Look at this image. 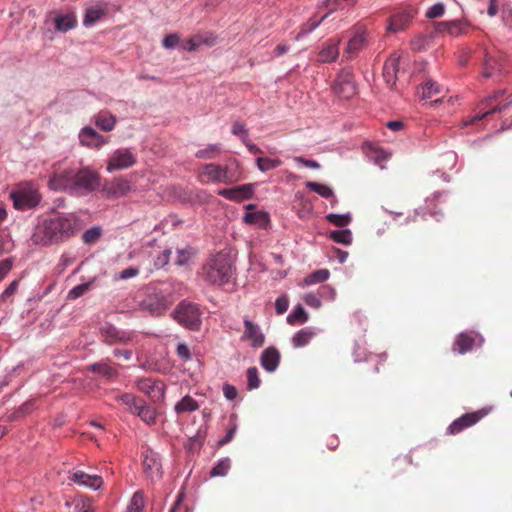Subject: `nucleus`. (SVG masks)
I'll list each match as a JSON object with an SVG mask.
<instances>
[{
    "instance_id": "39448f33",
    "label": "nucleus",
    "mask_w": 512,
    "mask_h": 512,
    "mask_svg": "<svg viewBox=\"0 0 512 512\" xmlns=\"http://www.w3.org/2000/svg\"><path fill=\"white\" fill-rule=\"evenodd\" d=\"M505 94V90L495 91L492 95L485 98L482 102H480L477 106V113L466 119L464 121V125H471L477 121L482 120L490 114L496 112H504L510 106H512V99L504 104H502V97Z\"/></svg>"
},
{
    "instance_id": "680f3d73",
    "label": "nucleus",
    "mask_w": 512,
    "mask_h": 512,
    "mask_svg": "<svg viewBox=\"0 0 512 512\" xmlns=\"http://www.w3.org/2000/svg\"><path fill=\"white\" fill-rule=\"evenodd\" d=\"M289 301L285 296L279 297L275 302V309L278 314H283L288 310Z\"/></svg>"
},
{
    "instance_id": "393cba45",
    "label": "nucleus",
    "mask_w": 512,
    "mask_h": 512,
    "mask_svg": "<svg viewBox=\"0 0 512 512\" xmlns=\"http://www.w3.org/2000/svg\"><path fill=\"white\" fill-rule=\"evenodd\" d=\"M474 343V337L468 333H461L455 340L452 349L459 354H465L473 349Z\"/></svg>"
},
{
    "instance_id": "c03bdc74",
    "label": "nucleus",
    "mask_w": 512,
    "mask_h": 512,
    "mask_svg": "<svg viewBox=\"0 0 512 512\" xmlns=\"http://www.w3.org/2000/svg\"><path fill=\"white\" fill-rule=\"evenodd\" d=\"M244 221L248 224L263 225L268 222V216L264 212H250L245 214Z\"/></svg>"
},
{
    "instance_id": "4c0bfd02",
    "label": "nucleus",
    "mask_w": 512,
    "mask_h": 512,
    "mask_svg": "<svg viewBox=\"0 0 512 512\" xmlns=\"http://www.w3.org/2000/svg\"><path fill=\"white\" fill-rule=\"evenodd\" d=\"M328 17V14L322 15L320 18H317L316 16L311 17L306 23H304L301 26L300 32L298 33L297 38H299L302 35H305L307 33H310L315 28H317L326 18Z\"/></svg>"
},
{
    "instance_id": "b1692460",
    "label": "nucleus",
    "mask_w": 512,
    "mask_h": 512,
    "mask_svg": "<svg viewBox=\"0 0 512 512\" xmlns=\"http://www.w3.org/2000/svg\"><path fill=\"white\" fill-rule=\"evenodd\" d=\"M339 42V40H328L326 46L319 52V61L324 63L335 61L339 55Z\"/></svg>"
},
{
    "instance_id": "1a4fd4ad",
    "label": "nucleus",
    "mask_w": 512,
    "mask_h": 512,
    "mask_svg": "<svg viewBox=\"0 0 512 512\" xmlns=\"http://www.w3.org/2000/svg\"><path fill=\"white\" fill-rule=\"evenodd\" d=\"M136 163V154L130 148H119L115 150L107 161V171L124 170Z\"/></svg>"
},
{
    "instance_id": "09e8293b",
    "label": "nucleus",
    "mask_w": 512,
    "mask_h": 512,
    "mask_svg": "<svg viewBox=\"0 0 512 512\" xmlns=\"http://www.w3.org/2000/svg\"><path fill=\"white\" fill-rule=\"evenodd\" d=\"M247 387L249 390L257 389L260 385L258 370L256 367H250L247 370Z\"/></svg>"
},
{
    "instance_id": "de8ad7c7",
    "label": "nucleus",
    "mask_w": 512,
    "mask_h": 512,
    "mask_svg": "<svg viewBox=\"0 0 512 512\" xmlns=\"http://www.w3.org/2000/svg\"><path fill=\"white\" fill-rule=\"evenodd\" d=\"M201 45H203V40L200 34L193 35L191 38L182 42L183 49L189 52L197 50Z\"/></svg>"
},
{
    "instance_id": "37998d69",
    "label": "nucleus",
    "mask_w": 512,
    "mask_h": 512,
    "mask_svg": "<svg viewBox=\"0 0 512 512\" xmlns=\"http://www.w3.org/2000/svg\"><path fill=\"white\" fill-rule=\"evenodd\" d=\"M144 508V497L142 492L137 491L131 498L125 512H142Z\"/></svg>"
},
{
    "instance_id": "ea45409f",
    "label": "nucleus",
    "mask_w": 512,
    "mask_h": 512,
    "mask_svg": "<svg viewBox=\"0 0 512 512\" xmlns=\"http://www.w3.org/2000/svg\"><path fill=\"white\" fill-rule=\"evenodd\" d=\"M418 93L422 99L431 98L440 93V87L432 80H427L420 88Z\"/></svg>"
},
{
    "instance_id": "13d9d810",
    "label": "nucleus",
    "mask_w": 512,
    "mask_h": 512,
    "mask_svg": "<svg viewBox=\"0 0 512 512\" xmlns=\"http://www.w3.org/2000/svg\"><path fill=\"white\" fill-rule=\"evenodd\" d=\"M232 133L241 138V140H245L248 138V130L243 123L234 122L232 125Z\"/></svg>"
},
{
    "instance_id": "338daca9",
    "label": "nucleus",
    "mask_w": 512,
    "mask_h": 512,
    "mask_svg": "<svg viewBox=\"0 0 512 512\" xmlns=\"http://www.w3.org/2000/svg\"><path fill=\"white\" fill-rule=\"evenodd\" d=\"M138 274H139V269L138 268L129 267V268H126V269L122 270L118 274V276L116 278L117 279L125 280V279H129V278L135 277Z\"/></svg>"
},
{
    "instance_id": "423d86ee",
    "label": "nucleus",
    "mask_w": 512,
    "mask_h": 512,
    "mask_svg": "<svg viewBox=\"0 0 512 512\" xmlns=\"http://www.w3.org/2000/svg\"><path fill=\"white\" fill-rule=\"evenodd\" d=\"M202 311L198 304L182 300L174 309L172 317L183 327L190 330H199L201 326Z\"/></svg>"
},
{
    "instance_id": "4468645a",
    "label": "nucleus",
    "mask_w": 512,
    "mask_h": 512,
    "mask_svg": "<svg viewBox=\"0 0 512 512\" xmlns=\"http://www.w3.org/2000/svg\"><path fill=\"white\" fill-rule=\"evenodd\" d=\"M218 194L227 200L240 202L252 197L253 185L244 184L234 188L221 189L218 191Z\"/></svg>"
},
{
    "instance_id": "c9c22d12",
    "label": "nucleus",
    "mask_w": 512,
    "mask_h": 512,
    "mask_svg": "<svg viewBox=\"0 0 512 512\" xmlns=\"http://www.w3.org/2000/svg\"><path fill=\"white\" fill-rule=\"evenodd\" d=\"M231 468V460L228 457L220 459L216 465L211 469L210 476H226Z\"/></svg>"
},
{
    "instance_id": "58836bf2",
    "label": "nucleus",
    "mask_w": 512,
    "mask_h": 512,
    "mask_svg": "<svg viewBox=\"0 0 512 512\" xmlns=\"http://www.w3.org/2000/svg\"><path fill=\"white\" fill-rule=\"evenodd\" d=\"M221 152L219 144H211L205 149L196 152L195 156L199 159L211 160L216 158Z\"/></svg>"
},
{
    "instance_id": "e433bc0d",
    "label": "nucleus",
    "mask_w": 512,
    "mask_h": 512,
    "mask_svg": "<svg viewBox=\"0 0 512 512\" xmlns=\"http://www.w3.org/2000/svg\"><path fill=\"white\" fill-rule=\"evenodd\" d=\"M94 281H95V279H92L91 281H88L86 283H82V284H79V285L73 287L68 292L67 298L69 300H75V299L83 296L84 294H86L88 291L91 290Z\"/></svg>"
},
{
    "instance_id": "a211bd4d",
    "label": "nucleus",
    "mask_w": 512,
    "mask_h": 512,
    "mask_svg": "<svg viewBox=\"0 0 512 512\" xmlns=\"http://www.w3.org/2000/svg\"><path fill=\"white\" fill-rule=\"evenodd\" d=\"M197 177L202 184L220 183L219 165L215 163L202 165L199 168Z\"/></svg>"
},
{
    "instance_id": "f3484780",
    "label": "nucleus",
    "mask_w": 512,
    "mask_h": 512,
    "mask_svg": "<svg viewBox=\"0 0 512 512\" xmlns=\"http://www.w3.org/2000/svg\"><path fill=\"white\" fill-rule=\"evenodd\" d=\"M415 11L412 8L403 10L397 14H394L389 19L388 31L397 32L406 27L410 20L414 17Z\"/></svg>"
},
{
    "instance_id": "c756f323",
    "label": "nucleus",
    "mask_w": 512,
    "mask_h": 512,
    "mask_svg": "<svg viewBox=\"0 0 512 512\" xmlns=\"http://www.w3.org/2000/svg\"><path fill=\"white\" fill-rule=\"evenodd\" d=\"M89 369L93 373H97L107 379H113L118 376V371L105 361L94 363L90 365Z\"/></svg>"
},
{
    "instance_id": "0e129e2a",
    "label": "nucleus",
    "mask_w": 512,
    "mask_h": 512,
    "mask_svg": "<svg viewBox=\"0 0 512 512\" xmlns=\"http://www.w3.org/2000/svg\"><path fill=\"white\" fill-rule=\"evenodd\" d=\"M448 34L452 36H459L463 33V26L462 23L458 20L450 21L449 28H448Z\"/></svg>"
},
{
    "instance_id": "6ab92c4d",
    "label": "nucleus",
    "mask_w": 512,
    "mask_h": 512,
    "mask_svg": "<svg viewBox=\"0 0 512 512\" xmlns=\"http://www.w3.org/2000/svg\"><path fill=\"white\" fill-rule=\"evenodd\" d=\"M131 190L130 182L123 178H117L106 186L105 192L109 198H119Z\"/></svg>"
},
{
    "instance_id": "7c9ffc66",
    "label": "nucleus",
    "mask_w": 512,
    "mask_h": 512,
    "mask_svg": "<svg viewBox=\"0 0 512 512\" xmlns=\"http://www.w3.org/2000/svg\"><path fill=\"white\" fill-rule=\"evenodd\" d=\"M357 0H325L322 4L323 7L328 9L326 14H331L337 10H343L346 7H352L356 4Z\"/></svg>"
},
{
    "instance_id": "052dcab7",
    "label": "nucleus",
    "mask_w": 512,
    "mask_h": 512,
    "mask_svg": "<svg viewBox=\"0 0 512 512\" xmlns=\"http://www.w3.org/2000/svg\"><path fill=\"white\" fill-rule=\"evenodd\" d=\"M237 431V426L235 424H232L229 429L227 430L225 436L218 441L219 446H224L231 442L233 438L235 437Z\"/></svg>"
},
{
    "instance_id": "a18cd8bd",
    "label": "nucleus",
    "mask_w": 512,
    "mask_h": 512,
    "mask_svg": "<svg viewBox=\"0 0 512 512\" xmlns=\"http://www.w3.org/2000/svg\"><path fill=\"white\" fill-rule=\"evenodd\" d=\"M500 64L493 57H486L483 68V76L485 78L492 77L495 70H499Z\"/></svg>"
},
{
    "instance_id": "864d4df0",
    "label": "nucleus",
    "mask_w": 512,
    "mask_h": 512,
    "mask_svg": "<svg viewBox=\"0 0 512 512\" xmlns=\"http://www.w3.org/2000/svg\"><path fill=\"white\" fill-rule=\"evenodd\" d=\"M74 508L72 512H93L89 499L79 498L73 502Z\"/></svg>"
},
{
    "instance_id": "a19ab883",
    "label": "nucleus",
    "mask_w": 512,
    "mask_h": 512,
    "mask_svg": "<svg viewBox=\"0 0 512 512\" xmlns=\"http://www.w3.org/2000/svg\"><path fill=\"white\" fill-rule=\"evenodd\" d=\"M307 320L308 314L301 305H298L287 317V322L291 325L305 323Z\"/></svg>"
},
{
    "instance_id": "6e6d98bb",
    "label": "nucleus",
    "mask_w": 512,
    "mask_h": 512,
    "mask_svg": "<svg viewBox=\"0 0 512 512\" xmlns=\"http://www.w3.org/2000/svg\"><path fill=\"white\" fill-rule=\"evenodd\" d=\"M170 256H171V250L170 249L163 250L157 256V258L154 260V266L157 269L163 268L164 266H166L169 263Z\"/></svg>"
},
{
    "instance_id": "49530a36",
    "label": "nucleus",
    "mask_w": 512,
    "mask_h": 512,
    "mask_svg": "<svg viewBox=\"0 0 512 512\" xmlns=\"http://www.w3.org/2000/svg\"><path fill=\"white\" fill-rule=\"evenodd\" d=\"M156 411L153 407L146 405L144 408H141L139 411V417L142 421L147 423L148 425H152L156 420Z\"/></svg>"
},
{
    "instance_id": "aec40b11",
    "label": "nucleus",
    "mask_w": 512,
    "mask_h": 512,
    "mask_svg": "<svg viewBox=\"0 0 512 512\" xmlns=\"http://www.w3.org/2000/svg\"><path fill=\"white\" fill-rule=\"evenodd\" d=\"M71 479L79 485L86 486L94 490L99 489L103 484V480L100 476L89 475L83 471H75L72 474Z\"/></svg>"
},
{
    "instance_id": "9d476101",
    "label": "nucleus",
    "mask_w": 512,
    "mask_h": 512,
    "mask_svg": "<svg viewBox=\"0 0 512 512\" xmlns=\"http://www.w3.org/2000/svg\"><path fill=\"white\" fill-rule=\"evenodd\" d=\"M352 36L344 50L348 59L355 57L367 44V29L362 25H355L351 30Z\"/></svg>"
},
{
    "instance_id": "412c9836",
    "label": "nucleus",
    "mask_w": 512,
    "mask_h": 512,
    "mask_svg": "<svg viewBox=\"0 0 512 512\" xmlns=\"http://www.w3.org/2000/svg\"><path fill=\"white\" fill-rule=\"evenodd\" d=\"M55 30L65 33L77 25V17L74 12L69 11L64 14H57L54 18Z\"/></svg>"
},
{
    "instance_id": "4be33fe9",
    "label": "nucleus",
    "mask_w": 512,
    "mask_h": 512,
    "mask_svg": "<svg viewBox=\"0 0 512 512\" xmlns=\"http://www.w3.org/2000/svg\"><path fill=\"white\" fill-rule=\"evenodd\" d=\"M280 362V353L274 347H269L262 352L261 365L268 372L276 370Z\"/></svg>"
},
{
    "instance_id": "f257e3e1",
    "label": "nucleus",
    "mask_w": 512,
    "mask_h": 512,
    "mask_svg": "<svg viewBox=\"0 0 512 512\" xmlns=\"http://www.w3.org/2000/svg\"><path fill=\"white\" fill-rule=\"evenodd\" d=\"M78 219L73 214L56 215L38 222L31 235L35 245H51L71 238L78 231Z\"/></svg>"
},
{
    "instance_id": "79ce46f5",
    "label": "nucleus",
    "mask_w": 512,
    "mask_h": 512,
    "mask_svg": "<svg viewBox=\"0 0 512 512\" xmlns=\"http://www.w3.org/2000/svg\"><path fill=\"white\" fill-rule=\"evenodd\" d=\"M330 238L343 245H350L352 243V233L350 230H337L330 233Z\"/></svg>"
},
{
    "instance_id": "bb28decb",
    "label": "nucleus",
    "mask_w": 512,
    "mask_h": 512,
    "mask_svg": "<svg viewBox=\"0 0 512 512\" xmlns=\"http://www.w3.org/2000/svg\"><path fill=\"white\" fill-rule=\"evenodd\" d=\"M143 467L149 476L158 474L161 467L158 456L152 451H147L143 456Z\"/></svg>"
},
{
    "instance_id": "20e7f679",
    "label": "nucleus",
    "mask_w": 512,
    "mask_h": 512,
    "mask_svg": "<svg viewBox=\"0 0 512 512\" xmlns=\"http://www.w3.org/2000/svg\"><path fill=\"white\" fill-rule=\"evenodd\" d=\"M171 291L168 288H148L141 307L152 315H162L173 303Z\"/></svg>"
},
{
    "instance_id": "bf43d9fd",
    "label": "nucleus",
    "mask_w": 512,
    "mask_h": 512,
    "mask_svg": "<svg viewBox=\"0 0 512 512\" xmlns=\"http://www.w3.org/2000/svg\"><path fill=\"white\" fill-rule=\"evenodd\" d=\"M19 286V280H14L10 283V285L2 292L0 296V301H6L9 297L13 296Z\"/></svg>"
},
{
    "instance_id": "0eeeda50",
    "label": "nucleus",
    "mask_w": 512,
    "mask_h": 512,
    "mask_svg": "<svg viewBox=\"0 0 512 512\" xmlns=\"http://www.w3.org/2000/svg\"><path fill=\"white\" fill-rule=\"evenodd\" d=\"M13 205L17 210H29L36 207L41 200V196L32 186H20L16 191L10 194Z\"/></svg>"
},
{
    "instance_id": "603ef678",
    "label": "nucleus",
    "mask_w": 512,
    "mask_h": 512,
    "mask_svg": "<svg viewBox=\"0 0 512 512\" xmlns=\"http://www.w3.org/2000/svg\"><path fill=\"white\" fill-rule=\"evenodd\" d=\"M101 236V229L98 227H93L85 231L82 236L83 241L86 244L95 243Z\"/></svg>"
},
{
    "instance_id": "7ed1b4c3",
    "label": "nucleus",
    "mask_w": 512,
    "mask_h": 512,
    "mask_svg": "<svg viewBox=\"0 0 512 512\" xmlns=\"http://www.w3.org/2000/svg\"><path fill=\"white\" fill-rule=\"evenodd\" d=\"M203 279L211 285H224L232 275V264L229 256L217 253L202 268Z\"/></svg>"
},
{
    "instance_id": "473e14b6",
    "label": "nucleus",
    "mask_w": 512,
    "mask_h": 512,
    "mask_svg": "<svg viewBox=\"0 0 512 512\" xmlns=\"http://www.w3.org/2000/svg\"><path fill=\"white\" fill-rule=\"evenodd\" d=\"M199 408L198 403L191 396L183 397L176 405L175 411L177 413L193 412Z\"/></svg>"
},
{
    "instance_id": "f03ea898",
    "label": "nucleus",
    "mask_w": 512,
    "mask_h": 512,
    "mask_svg": "<svg viewBox=\"0 0 512 512\" xmlns=\"http://www.w3.org/2000/svg\"><path fill=\"white\" fill-rule=\"evenodd\" d=\"M48 184L56 191L63 190L75 195H84L100 186V176L89 167L66 169L59 173L55 172Z\"/></svg>"
},
{
    "instance_id": "69168bd1",
    "label": "nucleus",
    "mask_w": 512,
    "mask_h": 512,
    "mask_svg": "<svg viewBox=\"0 0 512 512\" xmlns=\"http://www.w3.org/2000/svg\"><path fill=\"white\" fill-rule=\"evenodd\" d=\"M370 156L373 157L378 164L388 159V154L381 148H373Z\"/></svg>"
},
{
    "instance_id": "5fc2aeb1",
    "label": "nucleus",
    "mask_w": 512,
    "mask_h": 512,
    "mask_svg": "<svg viewBox=\"0 0 512 512\" xmlns=\"http://www.w3.org/2000/svg\"><path fill=\"white\" fill-rule=\"evenodd\" d=\"M445 12V6L443 3H436L432 7H430L425 16L429 19H435L443 16Z\"/></svg>"
},
{
    "instance_id": "72a5a7b5",
    "label": "nucleus",
    "mask_w": 512,
    "mask_h": 512,
    "mask_svg": "<svg viewBox=\"0 0 512 512\" xmlns=\"http://www.w3.org/2000/svg\"><path fill=\"white\" fill-rule=\"evenodd\" d=\"M306 187L326 199H330V198L334 197L333 190L327 185L320 184L317 182L308 181L306 183Z\"/></svg>"
},
{
    "instance_id": "4d7b16f0",
    "label": "nucleus",
    "mask_w": 512,
    "mask_h": 512,
    "mask_svg": "<svg viewBox=\"0 0 512 512\" xmlns=\"http://www.w3.org/2000/svg\"><path fill=\"white\" fill-rule=\"evenodd\" d=\"M179 44H180V36L176 33L167 35L162 41V45L166 49H174Z\"/></svg>"
},
{
    "instance_id": "f704fd0d",
    "label": "nucleus",
    "mask_w": 512,
    "mask_h": 512,
    "mask_svg": "<svg viewBox=\"0 0 512 512\" xmlns=\"http://www.w3.org/2000/svg\"><path fill=\"white\" fill-rule=\"evenodd\" d=\"M256 164L260 171L266 172L281 166L282 161L278 158L259 157Z\"/></svg>"
},
{
    "instance_id": "8fccbe9b",
    "label": "nucleus",
    "mask_w": 512,
    "mask_h": 512,
    "mask_svg": "<svg viewBox=\"0 0 512 512\" xmlns=\"http://www.w3.org/2000/svg\"><path fill=\"white\" fill-rule=\"evenodd\" d=\"M326 219L330 223H332L338 227L347 226L351 221V217L349 215H342V214H328L326 216Z\"/></svg>"
},
{
    "instance_id": "e2e57ef3",
    "label": "nucleus",
    "mask_w": 512,
    "mask_h": 512,
    "mask_svg": "<svg viewBox=\"0 0 512 512\" xmlns=\"http://www.w3.org/2000/svg\"><path fill=\"white\" fill-rule=\"evenodd\" d=\"M138 398L134 397L131 394H123L118 397V401H120L123 405L127 406L130 410L137 404Z\"/></svg>"
},
{
    "instance_id": "774afa93",
    "label": "nucleus",
    "mask_w": 512,
    "mask_h": 512,
    "mask_svg": "<svg viewBox=\"0 0 512 512\" xmlns=\"http://www.w3.org/2000/svg\"><path fill=\"white\" fill-rule=\"evenodd\" d=\"M304 302L313 308H319L321 306L320 299L313 293H308L304 296Z\"/></svg>"
},
{
    "instance_id": "3c124183",
    "label": "nucleus",
    "mask_w": 512,
    "mask_h": 512,
    "mask_svg": "<svg viewBox=\"0 0 512 512\" xmlns=\"http://www.w3.org/2000/svg\"><path fill=\"white\" fill-rule=\"evenodd\" d=\"M193 255H194V252L191 248L179 249L177 251L175 263L178 266L186 265Z\"/></svg>"
},
{
    "instance_id": "6e6552de",
    "label": "nucleus",
    "mask_w": 512,
    "mask_h": 512,
    "mask_svg": "<svg viewBox=\"0 0 512 512\" xmlns=\"http://www.w3.org/2000/svg\"><path fill=\"white\" fill-rule=\"evenodd\" d=\"M491 407H484L477 411L466 413L455 419L447 428V434L456 435L463 430L475 425L491 412Z\"/></svg>"
},
{
    "instance_id": "5701e85b",
    "label": "nucleus",
    "mask_w": 512,
    "mask_h": 512,
    "mask_svg": "<svg viewBox=\"0 0 512 512\" xmlns=\"http://www.w3.org/2000/svg\"><path fill=\"white\" fill-rule=\"evenodd\" d=\"M399 70V58L391 56L388 58L383 66V77L387 84L393 87L396 84L397 73Z\"/></svg>"
},
{
    "instance_id": "2eb2a0df",
    "label": "nucleus",
    "mask_w": 512,
    "mask_h": 512,
    "mask_svg": "<svg viewBox=\"0 0 512 512\" xmlns=\"http://www.w3.org/2000/svg\"><path fill=\"white\" fill-rule=\"evenodd\" d=\"M79 140L83 146L93 149H100L108 143V139L97 133L91 127H84L79 133Z\"/></svg>"
},
{
    "instance_id": "f8f14e48",
    "label": "nucleus",
    "mask_w": 512,
    "mask_h": 512,
    "mask_svg": "<svg viewBox=\"0 0 512 512\" xmlns=\"http://www.w3.org/2000/svg\"><path fill=\"white\" fill-rule=\"evenodd\" d=\"M333 90L344 99L352 98L357 93L353 74L349 70H343L338 75Z\"/></svg>"
},
{
    "instance_id": "cd10ccee",
    "label": "nucleus",
    "mask_w": 512,
    "mask_h": 512,
    "mask_svg": "<svg viewBox=\"0 0 512 512\" xmlns=\"http://www.w3.org/2000/svg\"><path fill=\"white\" fill-rule=\"evenodd\" d=\"M316 336L315 330L311 327H305L299 330L292 338V344L295 348H301L310 343Z\"/></svg>"
},
{
    "instance_id": "ddd939ff",
    "label": "nucleus",
    "mask_w": 512,
    "mask_h": 512,
    "mask_svg": "<svg viewBox=\"0 0 512 512\" xmlns=\"http://www.w3.org/2000/svg\"><path fill=\"white\" fill-rule=\"evenodd\" d=\"M219 177L221 184H234L241 180L242 172L236 160H229L225 165H219Z\"/></svg>"
},
{
    "instance_id": "c85d7f7f",
    "label": "nucleus",
    "mask_w": 512,
    "mask_h": 512,
    "mask_svg": "<svg viewBox=\"0 0 512 512\" xmlns=\"http://www.w3.org/2000/svg\"><path fill=\"white\" fill-rule=\"evenodd\" d=\"M106 15V9L96 5L86 9L83 18V25L89 27Z\"/></svg>"
},
{
    "instance_id": "2f4dec72",
    "label": "nucleus",
    "mask_w": 512,
    "mask_h": 512,
    "mask_svg": "<svg viewBox=\"0 0 512 512\" xmlns=\"http://www.w3.org/2000/svg\"><path fill=\"white\" fill-rule=\"evenodd\" d=\"M330 276V272L328 269H319L311 274L307 275L303 280V285L309 286L317 283H322L326 281Z\"/></svg>"
},
{
    "instance_id": "a878e982",
    "label": "nucleus",
    "mask_w": 512,
    "mask_h": 512,
    "mask_svg": "<svg viewBox=\"0 0 512 512\" xmlns=\"http://www.w3.org/2000/svg\"><path fill=\"white\" fill-rule=\"evenodd\" d=\"M95 125L102 131H112L116 125V117L109 111H100L95 116Z\"/></svg>"
},
{
    "instance_id": "dca6fc26",
    "label": "nucleus",
    "mask_w": 512,
    "mask_h": 512,
    "mask_svg": "<svg viewBox=\"0 0 512 512\" xmlns=\"http://www.w3.org/2000/svg\"><path fill=\"white\" fill-rule=\"evenodd\" d=\"M244 327L245 330L241 339L250 341L251 346L254 348L262 347L265 341V336L261 332L260 327L247 318L244 319Z\"/></svg>"
},
{
    "instance_id": "9b49d317",
    "label": "nucleus",
    "mask_w": 512,
    "mask_h": 512,
    "mask_svg": "<svg viewBox=\"0 0 512 512\" xmlns=\"http://www.w3.org/2000/svg\"><path fill=\"white\" fill-rule=\"evenodd\" d=\"M102 341L108 345L126 344L132 339L130 332L120 330L110 323H105L99 328Z\"/></svg>"
}]
</instances>
